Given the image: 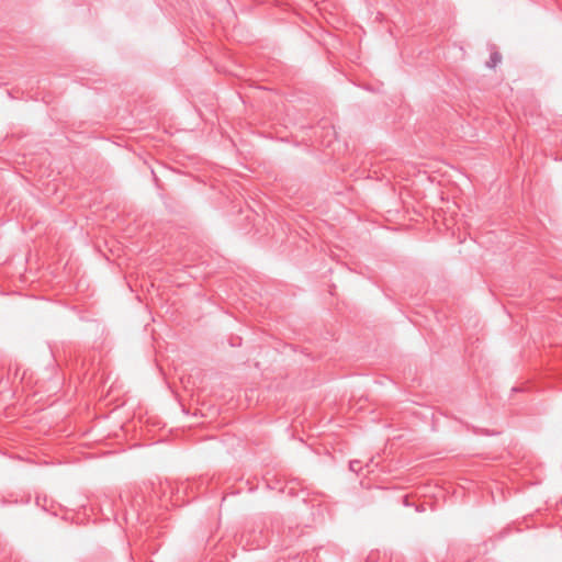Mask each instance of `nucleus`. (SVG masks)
Returning <instances> with one entry per match:
<instances>
[{
  "label": "nucleus",
  "instance_id": "f257e3e1",
  "mask_svg": "<svg viewBox=\"0 0 562 562\" xmlns=\"http://www.w3.org/2000/svg\"><path fill=\"white\" fill-rule=\"evenodd\" d=\"M502 60V55L498 52H492L490 55V59L486 63L488 68H495Z\"/></svg>",
  "mask_w": 562,
  "mask_h": 562
},
{
  "label": "nucleus",
  "instance_id": "f03ea898",
  "mask_svg": "<svg viewBox=\"0 0 562 562\" xmlns=\"http://www.w3.org/2000/svg\"><path fill=\"white\" fill-rule=\"evenodd\" d=\"M349 467H350L351 471L357 472L359 467H360V462L359 461H351Z\"/></svg>",
  "mask_w": 562,
  "mask_h": 562
}]
</instances>
